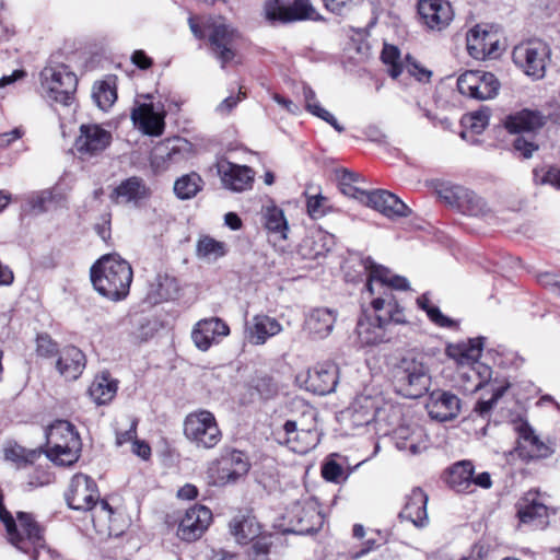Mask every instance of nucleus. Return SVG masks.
<instances>
[{
	"label": "nucleus",
	"mask_w": 560,
	"mask_h": 560,
	"mask_svg": "<svg viewBox=\"0 0 560 560\" xmlns=\"http://www.w3.org/2000/svg\"><path fill=\"white\" fill-rule=\"evenodd\" d=\"M371 305L375 315L364 314L357 324L358 337L364 346L389 342L394 337V325L409 324L404 308L390 292H386L385 296L374 298Z\"/></svg>",
	"instance_id": "nucleus-1"
},
{
	"label": "nucleus",
	"mask_w": 560,
	"mask_h": 560,
	"mask_svg": "<svg viewBox=\"0 0 560 560\" xmlns=\"http://www.w3.org/2000/svg\"><path fill=\"white\" fill-rule=\"evenodd\" d=\"M130 264L117 254L102 256L90 270L94 289L110 301L125 299L132 282Z\"/></svg>",
	"instance_id": "nucleus-2"
},
{
	"label": "nucleus",
	"mask_w": 560,
	"mask_h": 560,
	"mask_svg": "<svg viewBox=\"0 0 560 560\" xmlns=\"http://www.w3.org/2000/svg\"><path fill=\"white\" fill-rule=\"evenodd\" d=\"M46 455L51 462L60 466H70L79 459L81 439L69 421H55L46 431Z\"/></svg>",
	"instance_id": "nucleus-3"
},
{
	"label": "nucleus",
	"mask_w": 560,
	"mask_h": 560,
	"mask_svg": "<svg viewBox=\"0 0 560 560\" xmlns=\"http://www.w3.org/2000/svg\"><path fill=\"white\" fill-rule=\"evenodd\" d=\"M396 392L406 398H420L430 388L431 376L428 366L418 358L407 355L393 368Z\"/></svg>",
	"instance_id": "nucleus-4"
},
{
	"label": "nucleus",
	"mask_w": 560,
	"mask_h": 560,
	"mask_svg": "<svg viewBox=\"0 0 560 560\" xmlns=\"http://www.w3.org/2000/svg\"><path fill=\"white\" fill-rule=\"evenodd\" d=\"M40 80L50 101L63 106H69L73 102L78 78L68 66L60 63L45 67L40 72Z\"/></svg>",
	"instance_id": "nucleus-5"
},
{
	"label": "nucleus",
	"mask_w": 560,
	"mask_h": 560,
	"mask_svg": "<svg viewBox=\"0 0 560 560\" xmlns=\"http://www.w3.org/2000/svg\"><path fill=\"white\" fill-rule=\"evenodd\" d=\"M184 435L198 448H213L222 440L214 415L206 409L190 412L184 420Z\"/></svg>",
	"instance_id": "nucleus-6"
},
{
	"label": "nucleus",
	"mask_w": 560,
	"mask_h": 560,
	"mask_svg": "<svg viewBox=\"0 0 560 560\" xmlns=\"http://www.w3.org/2000/svg\"><path fill=\"white\" fill-rule=\"evenodd\" d=\"M550 56V46L541 39L522 43L515 46L512 52L514 63L535 80L545 77Z\"/></svg>",
	"instance_id": "nucleus-7"
},
{
	"label": "nucleus",
	"mask_w": 560,
	"mask_h": 560,
	"mask_svg": "<svg viewBox=\"0 0 560 560\" xmlns=\"http://www.w3.org/2000/svg\"><path fill=\"white\" fill-rule=\"evenodd\" d=\"M249 469L250 462L246 453L233 447H223L220 456L210 466L211 477L217 486L235 483Z\"/></svg>",
	"instance_id": "nucleus-8"
},
{
	"label": "nucleus",
	"mask_w": 560,
	"mask_h": 560,
	"mask_svg": "<svg viewBox=\"0 0 560 560\" xmlns=\"http://www.w3.org/2000/svg\"><path fill=\"white\" fill-rule=\"evenodd\" d=\"M205 27L211 30L208 39L212 54L220 61L221 67L225 68L236 56L238 32L231 25L214 23L211 20L205 23Z\"/></svg>",
	"instance_id": "nucleus-9"
},
{
	"label": "nucleus",
	"mask_w": 560,
	"mask_h": 560,
	"mask_svg": "<svg viewBox=\"0 0 560 560\" xmlns=\"http://www.w3.org/2000/svg\"><path fill=\"white\" fill-rule=\"evenodd\" d=\"M284 520L288 522L287 530L299 535H308L320 529L324 517L313 501L295 502L285 512Z\"/></svg>",
	"instance_id": "nucleus-10"
},
{
	"label": "nucleus",
	"mask_w": 560,
	"mask_h": 560,
	"mask_svg": "<svg viewBox=\"0 0 560 560\" xmlns=\"http://www.w3.org/2000/svg\"><path fill=\"white\" fill-rule=\"evenodd\" d=\"M457 89L462 95L485 101L493 98L498 94L500 82L490 72L466 71L457 79Z\"/></svg>",
	"instance_id": "nucleus-11"
},
{
	"label": "nucleus",
	"mask_w": 560,
	"mask_h": 560,
	"mask_svg": "<svg viewBox=\"0 0 560 560\" xmlns=\"http://www.w3.org/2000/svg\"><path fill=\"white\" fill-rule=\"evenodd\" d=\"M364 268L369 270V278L365 284L366 291L370 295L378 294L377 296H385L386 292L393 294V289L409 290V281L402 276H393L390 271L377 265L371 257L363 260Z\"/></svg>",
	"instance_id": "nucleus-12"
},
{
	"label": "nucleus",
	"mask_w": 560,
	"mask_h": 560,
	"mask_svg": "<svg viewBox=\"0 0 560 560\" xmlns=\"http://www.w3.org/2000/svg\"><path fill=\"white\" fill-rule=\"evenodd\" d=\"M65 497L70 509L85 512L94 508L96 500L100 499V493L97 485L91 477L75 474Z\"/></svg>",
	"instance_id": "nucleus-13"
},
{
	"label": "nucleus",
	"mask_w": 560,
	"mask_h": 560,
	"mask_svg": "<svg viewBox=\"0 0 560 560\" xmlns=\"http://www.w3.org/2000/svg\"><path fill=\"white\" fill-rule=\"evenodd\" d=\"M266 14L269 20L282 23L322 20L311 0H293L290 5H281L278 0H270L266 4Z\"/></svg>",
	"instance_id": "nucleus-14"
},
{
	"label": "nucleus",
	"mask_w": 560,
	"mask_h": 560,
	"mask_svg": "<svg viewBox=\"0 0 560 560\" xmlns=\"http://www.w3.org/2000/svg\"><path fill=\"white\" fill-rule=\"evenodd\" d=\"M166 110L164 105L143 103L136 106L131 112V119L144 135L159 137L165 128Z\"/></svg>",
	"instance_id": "nucleus-15"
},
{
	"label": "nucleus",
	"mask_w": 560,
	"mask_h": 560,
	"mask_svg": "<svg viewBox=\"0 0 560 560\" xmlns=\"http://www.w3.org/2000/svg\"><path fill=\"white\" fill-rule=\"evenodd\" d=\"M191 152L192 144L186 139L175 138L167 140L163 145L156 148L151 159V165L156 171H164L173 164L188 160Z\"/></svg>",
	"instance_id": "nucleus-16"
},
{
	"label": "nucleus",
	"mask_w": 560,
	"mask_h": 560,
	"mask_svg": "<svg viewBox=\"0 0 560 560\" xmlns=\"http://www.w3.org/2000/svg\"><path fill=\"white\" fill-rule=\"evenodd\" d=\"M212 521L210 509L205 505H195L188 509L180 520L177 536L186 541H194L201 537Z\"/></svg>",
	"instance_id": "nucleus-17"
},
{
	"label": "nucleus",
	"mask_w": 560,
	"mask_h": 560,
	"mask_svg": "<svg viewBox=\"0 0 560 560\" xmlns=\"http://www.w3.org/2000/svg\"><path fill=\"white\" fill-rule=\"evenodd\" d=\"M112 141V133L96 124L80 126V135L75 148L82 155L93 156L104 151Z\"/></svg>",
	"instance_id": "nucleus-18"
},
{
	"label": "nucleus",
	"mask_w": 560,
	"mask_h": 560,
	"mask_svg": "<svg viewBox=\"0 0 560 560\" xmlns=\"http://www.w3.org/2000/svg\"><path fill=\"white\" fill-rule=\"evenodd\" d=\"M338 373L339 369L332 362L316 364L307 371L305 387L320 396L330 394L338 384Z\"/></svg>",
	"instance_id": "nucleus-19"
},
{
	"label": "nucleus",
	"mask_w": 560,
	"mask_h": 560,
	"mask_svg": "<svg viewBox=\"0 0 560 560\" xmlns=\"http://www.w3.org/2000/svg\"><path fill=\"white\" fill-rule=\"evenodd\" d=\"M230 334L228 324L219 317H210L199 320L192 332L191 338L196 347L201 351H207L213 343H218L221 338Z\"/></svg>",
	"instance_id": "nucleus-20"
},
{
	"label": "nucleus",
	"mask_w": 560,
	"mask_h": 560,
	"mask_svg": "<svg viewBox=\"0 0 560 560\" xmlns=\"http://www.w3.org/2000/svg\"><path fill=\"white\" fill-rule=\"evenodd\" d=\"M467 50L477 60L498 57L499 39L497 34L482 28L480 25L475 26L467 34Z\"/></svg>",
	"instance_id": "nucleus-21"
},
{
	"label": "nucleus",
	"mask_w": 560,
	"mask_h": 560,
	"mask_svg": "<svg viewBox=\"0 0 560 560\" xmlns=\"http://www.w3.org/2000/svg\"><path fill=\"white\" fill-rule=\"evenodd\" d=\"M417 8L424 24L431 30L445 28L454 18L452 5L447 0H419Z\"/></svg>",
	"instance_id": "nucleus-22"
},
{
	"label": "nucleus",
	"mask_w": 560,
	"mask_h": 560,
	"mask_svg": "<svg viewBox=\"0 0 560 560\" xmlns=\"http://www.w3.org/2000/svg\"><path fill=\"white\" fill-rule=\"evenodd\" d=\"M364 205L387 218L408 217L411 210L393 192L385 189L369 190Z\"/></svg>",
	"instance_id": "nucleus-23"
},
{
	"label": "nucleus",
	"mask_w": 560,
	"mask_h": 560,
	"mask_svg": "<svg viewBox=\"0 0 560 560\" xmlns=\"http://www.w3.org/2000/svg\"><path fill=\"white\" fill-rule=\"evenodd\" d=\"M151 190L144 179L138 176H131L124 179L110 192V200L117 205L139 206L141 201L148 199Z\"/></svg>",
	"instance_id": "nucleus-24"
},
{
	"label": "nucleus",
	"mask_w": 560,
	"mask_h": 560,
	"mask_svg": "<svg viewBox=\"0 0 560 560\" xmlns=\"http://www.w3.org/2000/svg\"><path fill=\"white\" fill-rule=\"evenodd\" d=\"M431 419L446 422L456 418L460 411V399L451 392L434 390L427 402Z\"/></svg>",
	"instance_id": "nucleus-25"
},
{
	"label": "nucleus",
	"mask_w": 560,
	"mask_h": 560,
	"mask_svg": "<svg viewBox=\"0 0 560 560\" xmlns=\"http://www.w3.org/2000/svg\"><path fill=\"white\" fill-rule=\"evenodd\" d=\"M428 495L419 487H415L405 498V504L399 512V518L408 521L417 528H424L429 525L427 512Z\"/></svg>",
	"instance_id": "nucleus-26"
},
{
	"label": "nucleus",
	"mask_w": 560,
	"mask_h": 560,
	"mask_svg": "<svg viewBox=\"0 0 560 560\" xmlns=\"http://www.w3.org/2000/svg\"><path fill=\"white\" fill-rule=\"evenodd\" d=\"M336 319L337 313L334 310L314 308L306 316L303 330L314 340L324 339L332 331Z\"/></svg>",
	"instance_id": "nucleus-27"
},
{
	"label": "nucleus",
	"mask_w": 560,
	"mask_h": 560,
	"mask_svg": "<svg viewBox=\"0 0 560 560\" xmlns=\"http://www.w3.org/2000/svg\"><path fill=\"white\" fill-rule=\"evenodd\" d=\"M537 491H528L517 502V516L523 524L544 526L548 518V506L539 501Z\"/></svg>",
	"instance_id": "nucleus-28"
},
{
	"label": "nucleus",
	"mask_w": 560,
	"mask_h": 560,
	"mask_svg": "<svg viewBox=\"0 0 560 560\" xmlns=\"http://www.w3.org/2000/svg\"><path fill=\"white\" fill-rule=\"evenodd\" d=\"M218 173L224 187L233 191H243L250 187L254 173L250 167L233 164L228 161L218 163Z\"/></svg>",
	"instance_id": "nucleus-29"
},
{
	"label": "nucleus",
	"mask_w": 560,
	"mask_h": 560,
	"mask_svg": "<svg viewBox=\"0 0 560 560\" xmlns=\"http://www.w3.org/2000/svg\"><path fill=\"white\" fill-rule=\"evenodd\" d=\"M282 330V325L268 315H255L245 326V338L250 345L261 346Z\"/></svg>",
	"instance_id": "nucleus-30"
},
{
	"label": "nucleus",
	"mask_w": 560,
	"mask_h": 560,
	"mask_svg": "<svg viewBox=\"0 0 560 560\" xmlns=\"http://www.w3.org/2000/svg\"><path fill=\"white\" fill-rule=\"evenodd\" d=\"M179 293V284L175 277L168 273H156L149 281L147 300L151 304H160L163 302L175 300Z\"/></svg>",
	"instance_id": "nucleus-31"
},
{
	"label": "nucleus",
	"mask_w": 560,
	"mask_h": 560,
	"mask_svg": "<svg viewBox=\"0 0 560 560\" xmlns=\"http://www.w3.org/2000/svg\"><path fill=\"white\" fill-rule=\"evenodd\" d=\"M85 365V354L74 346L65 347L56 362V369L60 375L70 381L77 380L83 373Z\"/></svg>",
	"instance_id": "nucleus-32"
},
{
	"label": "nucleus",
	"mask_w": 560,
	"mask_h": 560,
	"mask_svg": "<svg viewBox=\"0 0 560 560\" xmlns=\"http://www.w3.org/2000/svg\"><path fill=\"white\" fill-rule=\"evenodd\" d=\"M547 121L539 110L522 109L509 115L504 120V127L511 133L533 132L540 129Z\"/></svg>",
	"instance_id": "nucleus-33"
},
{
	"label": "nucleus",
	"mask_w": 560,
	"mask_h": 560,
	"mask_svg": "<svg viewBox=\"0 0 560 560\" xmlns=\"http://www.w3.org/2000/svg\"><path fill=\"white\" fill-rule=\"evenodd\" d=\"M485 338H471L467 342L450 345L446 348L447 355L460 365L477 363L481 357Z\"/></svg>",
	"instance_id": "nucleus-34"
},
{
	"label": "nucleus",
	"mask_w": 560,
	"mask_h": 560,
	"mask_svg": "<svg viewBox=\"0 0 560 560\" xmlns=\"http://www.w3.org/2000/svg\"><path fill=\"white\" fill-rule=\"evenodd\" d=\"M395 445L399 451L418 455L427 448V440L420 428L399 427L395 431Z\"/></svg>",
	"instance_id": "nucleus-35"
},
{
	"label": "nucleus",
	"mask_w": 560,
	"mask_h": 560,
	"mask_svg": "<svg viewBox=\"0 0 560 560\" xmlns=\"http://www.w3.org/2000/svg\"><path fill=\"white\" fill-rule=\"evenodd\" d=\"M332 245V237L323 231L307 234L300 244V253L306 259H317L325 256Z\"/></svg>",
	"instance_id": "nucleus-36"
},
{
	"label": "nucleus",
	"mask_w": 560,
	"mask_h": 560,
	"mask_svg": "<svg viewBox=\"0 0 560 560\" xmlns=\"http://www.w3.org/2000/svg\"><path fill=\"white\" fill-rule=\"evenodd\" d=\"M278 441L284 442L296 453H305L311 448L310 443L300 444V441H314L315 433L311 430H298L295 421L288 420L282 432H278Z\"/></svg>",
	"instance_id": "nucleus-37"
},
{
	"label": "nucleus",
	"mask_w": 560,
	"mask_h": 560,
	"mask_svg": "<svg viewBox=\"0 0 560 560\" xmlns=\"http://www.w3.org/2000/svg\"><path fill=\"white\" fill-rule=\"evenodd\" d=\"M117 389V380L113 378L109 372H102L95 376L89 394L97 405H106L116 396Z\"/></svg>",
	"instance_id": "nucleus-38"
},
{
	"label": "nucleus",
	"mask_w": 560,
	"mask_h": 560,
	"mask_svg": "<svg viewBox=\"0 0 560 560\" xmlns=\"http://www.w3.org/2000/svg\"><path fill=\"white\" fill-rule=\"evenodd\" d=\"M230 532L238 544H248L260 534V526L252 515L237 514L230 522Z\"/></svg>",
	"instance_id": "nucleus-39"
},
{
	"label": "nucleus",
	"mask_w": 560,
	"mask_h": 560,
	"mask_svg": "<svg viewBox=\"0 0 560 560\" xmlns=\"http://www.w3.org/2000/svg\"><path fill=\"white\" fill-rule=\"evenodd\" d=\"M474 470V465L469 460L455 463L448 469V486L456 492H471Z\"/></svg>",
	"instance_id": "nucleus-40"
},
{
	"label": "nucleus",
	"mask_w": 560,
	"mask_h": 560,
	"mask_svg": "<svg viewBox=\"0 0 560 560\" xmlns=\"http://www.w3.org/2000/svg\"><path fill=\"white\" fill-rule=\"evenodd\" d=\"M520 436L517 450L524 459L546 458L552 453L551 448L541 442L533 431L524 430Z\"/></svg>",
	"instance_id": "nucleus-41"
},
{
	"label": "nucleus",
	"mask_w": 560,
	"mask_h": 560,
	"mask_svg": "<svg viewBox=\"0 0 560 560\" xmlns=\"http://www.w3.org/2000/svg\"><path fill=\"white\" fill-rule=\"evenodd\" d=\"M261 218L262 224L269 233L277 235L280 240H287L289 224L281 208L273 203L264 206Z\"/></svg>",
	"instance_id": "nucleus-42"
},
{
	"label": "nucleus",
	"mask_w": 560,
	"mask_h": 560,
	"mask_svg": "<svg viewBox=\"0 0 560 560\" xmlns=\"http://www.w3.org/2000/svg\"><path fill=\"white\" fill-rule=\"evenodd\" d=\"M364 182L363 177L355 172L349 170H341L338 173V183L340 191L348 197L354 198L360 202H364L369 190L358 186L359 183Z\"/></svg>",
	"instance_id": "nucleus-43"
},
{
	"label": "nucleus",
	"mask_w": 560,
	"mask_h": 560,
	"mask_svg": "<svg viewBox=\"0 0 560 560\" xmlns=\"http://www.w3.org/2000/svg\"><path fill=\"white\" fill-rule=\"evenodd\" d=\"M203 187L201 176L191 172L177 178L174 183V194L180 200H188L194 198Z\"/></svg>",
	"instance_id": "nucleus-44"
},
{
	"label": "nucleus",
	"mask_w": 560,
	"mask_h": 560,
	"mask_svg": "<svg viewBox=\"0 0 560 560\" xmlns=\"http://www.w3.org/2000/svg\"><path fill=\"white\" fill-rule=\"evenodd\" d=\"M226 254L224 242L214 240L209 235L200 236L196 244V255L200 259L214 261Z\"/></svg>",
	"instance_id": "nucleus-45"
},
{
	"label": "nucleus",
	"mask_w": 560,
	"mask_h": 560,
	"mask_svg": "<svg viewBox=\"0 0 560 560\" xmlns=\"http://www.w3.org/2000/svg\"><path fill=\"white\" fill-rule=\"evenodd\" d=\"M376 406L372 398L358 397L352 405V423L357 427L369 424L375 419Z\"/></svg>",
	"instance_id": "nucleus-46"
},
{
	"label": "nucleus",
	"mask_w": 560,
	"mask_h": 560,
	"mask_svg": "<svg viewBox=\"0 0 560 560\" xmlns=\"http://www.w3.org/2000/svg\"><path fill=\"white\" fill-rule=\"evenodd\" d=\"M92 97L102 110H107L117 100L115 82L112 79H107L95 83Z\"/></svg>",
	"instance_id": "nucleus-47"
},
{
	"label": "nucleus",
	"mask_w": 560,
	"mask_h": 560,
	"mask_svg": "<svg viewBox=\"0 0 560 560\" xmlns=\"http://www.w3.org/2000/svg\"><path fill=\"white\" fill-rule=\"evenodd\" d=\"M439 196L452 207H463L465 200L475 198V192L462 186H442Z\"/></svg>",
	"instance_id": "nucleus-48"
},
{
	"label": "nucleus",
	"mask_w": 560,
	"mask_h": 560,
	"mask_svg": "<svg viewBox=\"0 0 560 560\" xmlns=\"http://www.w3.org/2000/svg\"><path fill=\"white\" fill-rule=\"evenodd\" d=\"M489 118V108H482L465 115L462 119V125L468 128L472 133L480 135L488 126Z\"/></svg>",
	"instance_id": "nucleus-49"
},
{
	"label": "nucleus",
	"mask_w": 560,
	"mask_h": 560,
	"mask_svg": "<svg viewBox=\"0 0 560 560\" xmlns=\"http://www.w3.org/2000/svg\"><path fill=\"white\" fill-rule=\"evenodd\" d=\"M400 52L397 47L392 45H385L382 50V61L387 65L388 73L393 79H396L402 72V66L399 62Z\"/></svg>",
	"instance_id": "nucleus-50"
},
{
	"label": "nucleus",
	"mask_w": 560,
	"mask_h": 560,
	"mask_svg": "<svg viewBox=\"0 0 560 560\" xmlns=\"http://www.w3.org/2000/svg\"><path fill=\"white\" fill-rule=\"evenodd\" d=\"M508 386H491V397L489 399H480L477 401L474 412L479 417L486 418L490 415L492 408L497 405L498 400L504 395Z\"/></svg>",
	"instance_id": "nucleus-51"
},
{
	"label": "nucleus",
	"mask_w": 560,
	"mask_h": 560,
	"mask_svg": "<svg viewBox=\"0 0 560 560\" xmlns=\"http://www.w3.org/2000/svg\"><path fill=\"white\" fill-rule=\"evenodd\" d=\"M534 182L538 185H551L560 189V168L556 166L549 167L547 171L544 168H535L533 172Z\"/></svg>",
	"instance_id": "nucleus-52"
},
{
	"label": "nucleus",
	"mask_w": 560,
	"mask_h": 560,
	"mask_svg": "<svg viewBox=\"0 0 560 560\" xmlns=\"http://www.w3.org/2000/svg\"><path fill=\"white\" fill-rule=\"evenodd\" d=\"M36 353L43 358H54L60 353L58 343L48 334H39L36 338Z\"/></svg>",
	"instance_id": "nucleus-53"
},
{
	"label": "nucleus",
	"mask_w": 560,
	"mask_h": 560,
	"mask_svg": "<svg viewBox=\"0 0 560 560\" xmlns=\"http://www.w3.org/2000/svg\"><path fill=\"white\" fill-rule=\"evenodd\" d=\"M54 198L52 191L47 189L31 194L26 197V201L32 210L40 213L48 210V206L54 202Z\"/></svg>",
	"instance_id": "nucleus-54"
},
{
	"label": "nucleus",
	"mask_w": 560,
	"mask_h": 560,
	"mask_svg": "<svg viewBox=\"0 0 560 560\" xmlns=\"http://www.w3.org/2000/svg\"><path fill=\"white\" fill-rule=\"evenodd\" d=\"M322 476L327 481L338 483L343 477V468L336 460L329 459L322 467Z\"/></svg>",
	"instance_id": "nucleus-55"
},
{
	"label": "nucleus",
	"mask_w": 560,
	"mask_h": 560,
	"mask_svg": "<svg viewBox=\"0 0 560 560\" xmlns=\"http://www.w3.org/2000/svg\"><path fill=\"white\" fill-rule=\"evenodd\" d=\"M327 198L318 194L307 198V212L312 218H320L326 213Z\"/></svg>",
	"instance_id": "nucleus-56"
},
{
	"label": "nucleus",
	"mask_w": 560,
	"mask_h": 560,
	"mask_svg": "<svg viewBox=\"0 0 560 560\" xmlns=\"http://www.w3.org/2000/svg\"><path fill=\"white\" fill-rule=\"evenodd\" d=\"M427 316L436 326L442 328H456L457 323L444 315L438 306L430 307L427 310Z\"/></svg>",
	"instance_id": "nucleus-57"
},
{
	"label": "nucleus",
	"mask_w": 560,
	"mask_h": 560,
	"mask_svg": "<svg viewBox=\"0 0 560 560\" xmlns=\"http://www.w3.org/2000/svg\"><path fill=\"white\" fill-rule=\"evenodd\" d=\"M253 541L249 552L252 560H268L270 542L266 538H258Z\"/></svg>",
	"instance_id": "nucleus-58"
},
{
	"label": "nucleus",
	"mask_w": 560,
	"mask_h": 560,
	"mask_svg": "<svg viewBox=\"0 0 560 560\" xmlns=\"http://www.w3.org/2000/svg\"><path fill=\"white\" fill-rule=\"evenodd\" d=\"M312 115L323 119L327 124H329L337 132L341 133L343 132L345 128L341 126L338 120L335 118V116L329 113L327 109L318 105H313L312 110L310 112Z\"/></svg>",
	"instance_id": "nucleus-59"
},
{
	"label": "nucleus",
	"mask_w": 560,
	"mask_h": 560,
	"mask_svg": "<svg viewBox=\"0 0 560 560\" xmlns=\"http://www.w3.org/2000/svg\"><path fill=\"white\" fill-rule=\"evenodd\" d=\"M408 72L413 75L420 82H428L432 75V72L421 67L415 59L407 58Z\"/></svg>",
	"instance_id": "nucleus-60"
},
{
	"label": "nucleus",
	"mask_w": 560,
	"mask_h": 560,
	"mask_svg": "<svg viewBox=\"0 0 560 560\" xmlns=\"http://www.w3.org/2000/svg\"><path fill=\"white\" fill-rule=\"evenodd\" d=\"M513 147L525 159L532 158L533 153L538 150V145L535 142L528 141L524 137H517L514 140Z\"/></svg>",
	"instance_id": "nucleus-61"
},
{
	"label": "nucleus",
	"mask_w": 560,
	"mask_h": 560,
	"mask_svg": "<svg viewBox=\"0 0 560 560\" xmlns=\"http://www.w3.org/2000/svg\"><path fill=\"white\" fill-rule=\"evenodd\" d=\"M246 94L242 91V88L238 90V94L236 96L230 95L225 97L217 107V112L220 114H229L232 109L238 104V102L245 98Z\"/></svg>",
	"instance_id": "nucleus-62"
},
{
	"label": "nucleus",
	"mask_w": 560,
	"mask_h": 560,
	"mask_svg": "<svg viewBox=\"0 0 560 560\" xmlns=\"http://www.w3.org/2000/svg\"><path fill=\"white\" fill-rule=\"evenodd\" d=\"M483 206V200L475 194L474 199L465 200L464 206L457 208L469 215H478L481 213Z\"/></svg>",
	"instance_id": "nucleus-63"
},
{
	"label": "nucleus",
	"mask_w": 560,
	"mask_h": 560,
	"mask_svg": "<svg viewBox=\"0 0 560 560\" xmlns=\"http://www.w3.org/2000/svg\"><path fill=\"white\" fill-rule=\"evenodd\" d=\"M137 425L138 420L133 418L130 422V428L128 430L116 433V444L120 446L127 442L137 440Z\"/></svg>",
	"instance_id": "nucleus-64"
}]
</instances>
